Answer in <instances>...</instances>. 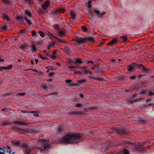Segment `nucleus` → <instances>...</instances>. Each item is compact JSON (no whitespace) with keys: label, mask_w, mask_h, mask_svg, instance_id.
Wrapping results in <instances>:
<instances>
[{"label":"nucleus","mask_w":154,"mask_h":154,"mask_svg":"<svg viewBox=\"0 0 154 154\" xmlns=\"http://www.w3.org/2000/svg\"><path fill=\"white\" fill-rule=\"evenodd\" d=\"M82 138L80 135L75 133H67L61 139L59 140L58 143H63L65 144H70L82 141Z\"/></svg>","instance_id":"obj_1"},{"label":"nucleus","mask_w":154,"mask_h":154,"mask_svg":"<svg viewBox=\"0 0 154 154\" xmlns=\"http://www.w3.org/2000/svg\"><path fill=\"white\" fill-rule=\"evenodd\" d=\"M48 141V140H45L43 139H40L37 142L38 144L39 145H42L43 146L41 147H35V149H38L40 150V152H42L43 151H45V150L46 149H48V145H44V142Z\"/></svg>","instance_id":"obj_2"},{"label":"nucleus","mask_w":154,"mask_h":154,"mask_svg":"<svg viewBox=\"0 0 154 154\" xmlns=\"http://www.w3.org/2000/svg\"><path fill=\"white\" fill-rule=\"evenodd\" d=\"M26 16L25 17V19L26 22L29 26H32V24L30 20L27 18V17H30L32 16V14L31 12L26 11L25 13Z\"/></svg>","instance_id":"obj_3"},{"label":"nucleus","mask_w":154,"mask_h":154,"mask_svg":"<svg viewBox=\"0 0 154 154\" xmlns=\"http://www.w3.org/2000/svg\"><path fill=\"white\" fill-rule=\"evenodd\" d=\"M13 145L17 146L20 147H25L26 146V143L23 142H20L19 141H13L12 142Z\"/></svg>","instance_id":"obj_4"},{"label":"nucleus","mask_w":154,"mask_h":154,"mask_svg":"<svg viewBox=\"0 0 154 154\" xmlns=\"http://www.w3.org/2000/svg\"><path fill=\"white\" fill-rule=\"evenodd\" d=\"M137 66V65L135 63H132L128 66V71H130V72L133 71L135 67Z\"/></svg>","instance_id":"obj_5"},{"label":"nucleus","mask_w":154,"mask_h":154,"mask_svg":"<svg viewBox=\"0 0 154 154\" xmlns=\"http://www.w3.org/2000/svg\"><path fill=\"white\" fill-rule=\"evenodd\" d=\"M59 35L61 37H63L65 36L66 34L64 30H59L58 32Z\"/></svg>","instance_id":"obj_6"},{"label":"nucleus","mask_w":154,"mask_h":154,"mask_svg":"<svg viewBox=\"0 0 154 154\" xmlns=\"http://www.w3.org/2000/svg\"><path fill=\"white\" fill-rule=\"evenodd\" d=\"M50 1L49 0L46 1L42 5V7L43 9L46 8L50 4Z\"/></svg>","instance_id":"obj_7"},{"label":"nucleus","mask_w":154,"mask_h":154,"mask_svg":"<svg viewBox=\"0 0 154 154\" xmlns=\"http://www.w3.org/2000/svg\"><path fill=\"white\" fill-rule=\"evenodd\" d=\"M94 11L97 15H99V17H103L105 15L106 13L105 12H103V13L100 14V12L99 11L97 10H95Z\"/></svg>","instance_id":"obj_8"},{"label":"nucleus","mask_w":154,"mask_h":154,"mask_svg":"<svg viewBox=\"0 0 154 154\" xmlns=\"http://www.w3.org/2000/svg\"><path fill=\"white\" fill-rule=\"evenodd\" d=\"M118 42L117 38H114L108 44V45H112L114 44L117 42Z\"/></svg>","instance_id":"obj_9"},{"label":"nucleus","mask_w":154,"mask_h":154,"mask_svg":"<svg viewBox=\"0 0 154 154\" xmlns=\"http://www.w3.org/2000/svg\"><path fill=\"white\" fill-rule=\"evenodd\" d=\"M45 68L48 69V70L46 71L47 72H49V70H56L57 69V68L54 66H47L45 67Z\"/></svg>","instance_id":"obj_10"},{"label":"nucleus","mask_w":154,"mask_h":154,"mask_svg":"<svg viewBox=\"0 0 154 154\" xmlns=\"http://www.w3.org/2000/svg\"><path fill=\"white\" fill-rule=\"evenodd\" d=\"M40 87L45 90H47L48 89V85L46 84H42L40 85Z\"/></svg>","instance_id":"obj_11"},{"label":"nucleus","mask_w":154,"mask_h":154,"mask_svg":"<svg viewBox=\"0 0 154 154\" xmlns=\"http://www.w3.org/2000/svg\"><path fill=\"white\" fill-rule=\"evenodd\" d=\"M25 148V150L27 154H29L31 152L30 149L27 146V145L26 144V146L25 147H23Z\"/></svg>","instance_id":"obj_12"},{"label":"nucleus","mask_w":154,"mask_h":154,"mask_svg":"<svg viewBox=\"0 0 154 154\" xmlns=\"http://www.w3.org/2000/svg\"><path fill=\"white\" fill-rule=\"evenodd\" d=\"M70 14L72 19H74L75 18L76 15L74 12L72 11H70Z\"/></svg>","instance_id":"obj_13"},{"label":"nucleus","mask_w":154,"mask_h":154,"mask_svg":"<svg viewBox=\"0 0 154 154\" xmlns=\"http://www.w3.org/2000/svg\"><path fill=\"white\" fill-rule=\"evenodd\" d=\"M47 35L49 36V38L51 39H52L53 38H56L52 34L50 33L49 32H48L47 33Z\"/></svg>","instance_id":"obj_14"},{"label":"nucleus","mask_w":154,"mask_h":154,"mask_svg":"<svg viewBox=\"0 0 154 154\" xmlns=\"http://www.w3.org/2000/svg\"><path fill=\"white\" fill-rule=\"evenodd\" d=\"M73 63L75 64L77 63L82 64V62L81 59H76L75 61L73 62Z\"/></svg>","instance_id":"obj_15"},{"label":"nucleus","mask_w":154,"mask_h":154,"mask_svg":"<svg viewBox=\"0 0 154 154\" xmlns=\"http://www.w3.org/2000/svg\"><path fill=\"white\" fill-rule=\"evenodd\" d=\"M86 40L85 38H80L78 39V42L79 43H83Z\"/></svg>","instance_id":"obj_16"},{"label":"nucleus","mask_w":154,"mask_h":154,"mask_svg":"<svg viewBox=\"0 0 154 154\" xmlns=\"http://www.w3.org/2000/svg\"><path fill=\"white\" fill-rule=\"evenodd\" d=\"M120 37L125 42H127L128 40V38L125 35H122L120 36Z\"/></svg>","instance_id":"obj_17"},{"label":"nucleus","mask_w":154,"mask_h":154,"mask_svg":"<svg viewBox=\"0 0 154 154\" xmlns=\"http://www.w3.org/2000/svg\"><path fill=\"white\" fill-rule=\"evenodd\" d=\"M29 70H31L32 71H34L35 72H38V73L37 74V75H40L42 74V72H38V71L36 69H29Z\"/></svg>","instance_id":"obj_18"},{"label":"nucleus","mask_w":154,"mask_h":154,"mask_svg":"<svg viewBox=\"0 0 154 154\" xmlns=\"http://www.w3.org/2000/svg\"><path fill=\"white\" fill-rule=\"evenodd\" d=\"M18 22H21L23 19V17L21 16H18L16 18Z\"/></svg>","instance_id":"obj_19"},{"label":"nucleus","mask_w":154,"mask_h":154,"mask_svg":"<svg viewBox=\"0 0 154 154\" xmlns=\"http://www.w3.org/2000/svg\"><path fill=\"white\" fill-rule=\"evenodd\" d=\"M142 69H143V71L144 72H148L149 71V69L147 68H146L143 67V66H141Z\"/></svg>","instance_id":"obj_20"},{"label":"nucleus","mask_w":154,"mask_h":154,"mask_svg":"<svg viewBox=\"0 0 154 154\" xmlns=\"http://www.w3.org/2000/svg\"><path fill=\"white\" fill-rule=\"evenodd\" d=\"M55 43L54 42L52 41L49 42L48 45L50 47H54L55 45Z\"/></svg>","instance_id":"obj_21"},{"label":"nucleus","mask_w":154,"mask_h":154,"mask_svg":"<svg viewBox=\"0 0 154 154\" xmlns=\"http://www.w3.org/2000/svg\"><path fill=\"white\" fill-rule=\"evenodd\" d=\"M3 18L4 20H6L7 21H8L9 20V18L8 16L4 14L3 15Z\"/></svg>","instance_id":"obj_22"},{"label":"nucleus","mask_w":154,"mask_h":154,"mask_svg":"<svg viewBox=\"0 0 154 154\" xmlns=\"http://www.w3.org/2000/svg\"><path fill=\"white\" fill-rule=\"evenodd\" d=\"M38 33L39 34L40 36H41L42 37H44L45 36V35L43 32L41 31H38Z\"/></svg>","instance_id":"obj_23"},{"label":"nucleus","mask_w":154,"mask_h":154,"mask_svg":"<svg viewBox=\"0 0 154 154\" xmlns=\"http://www.w3.org/2000/svg\"><path fill=\"white\" fill-rule=\"evenodd\" d=\"M13 67V66L11 65H9L8 66H7L6 67H4V69H10Z\"/></svg>","instance_id":"obj_24"},{"label":"nucleus","mask_w":154,"mask_h":154,"mask_svg":"<svg viewBox=\"0 0 154 154\" xmlns=\"http://www.w3.org/2000/svg\"><path fill=\"white\" fill-rule=\"evenodd\" d=\"M15 123L16 124L20 125H24L25 124L24 123L18 121H15Z\"/></svg>","instance_id":"obj_25"},{"label":"nucleus","mask_w":154,"mask_h":154,"mask_svg":"<svg viewBox=\"0 0 154 154\" xmlns=\"http://www.w3.org/2000/svg\"><path fill=\"white\" fill-rule=\"evenodd\" d=\"M7 149L6 150V152H7L8 153L10 154L11 153V149L10 147L8 146L7 147Z\"/></svg>","instance_id":"obj_26"},{"label":"nucleus","mask_w":154,"mask_h":154,"mask_svg":"<svg viewBox=\"0 0 154 154\" xmlns=\"http://www.w3.org/2000/svg\"><path fill=\"white\" fill-rule=\"evenodd\" d=\"M88 41L91 42L93 43L94 42V39L93 37H91L88 38Z\"/></svg>","instance_id":"obj_27"},{"label":"nucleus","mask_w":154,"mask_h":154,"mask_svg":"<svg viewBox=\"0 0 154 154\" xmlns=\"http://www.w3.org/2000/svg\"><path fill=\"white\" fill-rule=\"evenodd\" d=\"M91 1L90 0L88 1V3L86 4V5L89 8H90L91 7Z\"/></svg>","instance_id":"obj_28"},{"label":"nucleus","mask_w":154,"mask_h":154,"mask_svg":"<svg viewBox=\"0 0 154 154\" xmlns=\"http://www.w3.org/2000/svg\"><path fill=\"white\" fill-rule=\"evenodd\" d=\"M5 149L0 147V154H5Z\"/></svg>","instance_id":"obj_29"},{"label":"nucleus","mask_w":154,"mask_h":154,"mask_svg":"<svg viewBox=\"0 0 154 154\" xmlns=\"http://www.w3.org/2000/svg\"><path fill=\"white\" fill-rule=\"evenodd\" d=\"M84 73H89L90 74H91V72L88 69H85L84 70Z\"/></svg>","instance_id":"obj_30"},{"label":"nucleus","mask_w":154,"mask_h":154,"mask_svg":"<svg viewBox=\"0 0 154 154\" xmlns=\"http://www.w3.org/2000/svg\"><path fill=\"white\" fill-rule=\"evenodd\" d=\"M31 49L32 51L35 52L36 50V47L35 45H33L31 47Z\"/></svg>","instance_id":"obj_31"},{"label":"nucleus","mask_w":154,"mask_h":154,"mask_svg":"<svg viewBox=\"0 0 154 154\" xmlns=\"http://www.w3.org/2000/svg\"><path fill=\"white\" fill-rule=\"evenodd\" d=\"M123 154H130L128 151L126 149L124 150Z\"/></svg>","instance_id":"obj_32"},{"label":"nucleus","mask_w":154,"mask_h":154,"mask_svg":"<svg viewBox=\"0 0 154 154\" xmlns=\"http://www.w3.org/2000/svg\"><path fill=\"white\" fill-rule=\"evenodd\" d=\"M59 10V11H60L62 13H64L65 11V9L63 8H60Z\"/></svg>","instance_id":"obj_33"},{"label":"nucleus","mask_w":154,"mask_h":154,"mask_svg":"<svg viewBox=\"0 0 154 154\" xmlns=\"http://www.w3.org/2000/svg\"><path fill=\"white\" fill-rule=\"evenodd\" d=\"M82 29L83 32H86L87 30V27L84 26H82Z\"/></svg>","instance_id":"obj_34"},{"label":"nucleus","mask_w":154,"mask_h":154,"mask_svg":"<svg viewBox=\"0 0 154 154\" xmlns=\"http://www.w3.org/2000/svg\"><path fill=\"white\" fill-rule=\"evenodd\" d=\"M70 85L73 86H79V84L77 83H72L70 84Z\"/></svg>","instance_id":"obj_35"},{"label":"nucleus","mask_w":154,"mask_h":154,"mask_svg":"<svg viewBox=\"0 0 154 154\" xmlns=\"http://www.w3.org/2000/svg\"><path fill=\"white\" fill-rule=\"evenodd\" d=\"M7 26H3L2 27V29L3 30H5L7 29Z\"/></svg>","instance_id":"obj_36"},{"label":"nucleus","mask_w":154,"mask_h":154,"mask_svg":"<svg viewBox=\"0 0 154 154\" xmlns=\"http://www.w3.org/2000/svg\"><path fill=\"white\" fill-rule=\"evenodd\" d=\"M33 112V113H34V114H33L34 116H36V117H37L38 116V114L37 112Z\"/></svg>","instance_id":"obj_37"},{"label":"nucleus","mask_w":154,"mask_h":154,"mask_svg":"<svg viewBox=\"0 0 154 154\" xmlns=\"http://www.w3.org/2000/svg\"><path fill=\"white\" fill-rule=\"evenodd\" d=\"M68 67L71 69H75L76 68L74 66H68Z\"/></svg>","instance_id":"obj_38"},{"label":"nucleus","mask_w":154,"mask_h":154,"mask_svg":"<svg viewBox=\"0 0 154 154\" xmlns=\"http://www.w3.org/2000/svg\"><path fill=\"white\" fill-rule=\"evenodd\" d=\"M32 36H34L36 35V32L35 31H32Z\"/></svg>","instance_id":"obj_39"},{"label":"nucleus","mask_w":154,"mask_h":154,"mask_svg":"<svg viewBox=\"0 0 154 154\" xmlns=\"http://www.w3.org/2000/svg\"><path fill=\"white\" fill-rule=\"evenodd\" d=\"M86 81V80L85 79H83L82 80H79V82H85Z\"/></svg>","instance_id":"obj_40"},{"label":"nucleus","mask_w":154,"mask_h":154,"mask_svg":"<svg viewBox=\"0 0 154 154\" xmlns=\"http://www.w3.org/2000/svg\"><path fill=\"white\" fill-rule=\"evenodd\" d=\"M146 91L145 90L142 91L140 93V94H144L146 92Z\"/></svg>","instance_id":"obj_41"},{"label":"nucleus","mask_w":154,"mask_h":154,"mask_svg":"<svg viewBox=\"0 0 154 154\" xmlns=\"http://www.w3.org/2000/svg\"><path fill=\"white\" fill-rule=\"evenodd\" d=\"M54 28L56 29H58V26L57 25H54Z\"/></svg>","instance_id":"obj_42"},{"label":"nucleus","mask_w":154,"mask_h":154,"mask_svg":"<svg viewBox=\"0 0 154 154\" xmlns=\"http://www.w3.org/2000/svg\"><path fill=\"white\" fill-rule=\"evenodd\" d=\"M26 47V45H23L20 46V48H21L24 49Z\"/></svg>","instance_id":"obj_43"},{"label":"nucleus","mask_w":154,"mask_h":154,"mask_svg":"<svg viewBox=\"0 0 154 154\" xmlns=\"http://www.w3.org/2000/svg\"><path fill=\"white\" fill-rule=\"evenodd\" d=\"M136 76L135 75H133L130 77V79H134L135 78Z\"/></svg>","instance_id":"obj_44"},{"label":"nucleus","mask_w":154,"mask_h":154,"mask_svg":"<svg viewBox=\"0 0 154 154\" xmlns=\"http://www.w3.org/2000/svg\"><path fill=\"white\" fill-rule=\"evenodd\" d=\"M72 80L70 79H67L66 80V82L67 83H69Z\"/></svg>","instance_id":"obj_45"},{"label":"nucleus","mask_w":154,"mask_h":154,"mask_svg":"<svg viewBox=\"0 0 154 154\" xmlns=\"http://www.w3.org/2000/svg\"><path fill=\"white\" fill-rule=\"evenodd\" d=\"M25 94V93H19L17 94L18 95H20V96H24Z\"/></svg>","instance_id":"obj_46"},{"label":"nucleus","mask_w":154,"mask_h":154,"mask_svg":"<svg viewBox=\"0 0 154 154\" xmlns=\"http://www.w3.org/2000/svg\"><path fill=\"white\" fill-rule=\"evenodd\" d=\"M149 95L151 96L152 95H154V92H150L149 93Z\"/></svg>","instance_id":"obj_47"},{"label":"nucleus","mask_w":154,"mask_h":154,"mask_svg":"<svg viewBox=\"0 0 154 154\" xmlns=\"http://www.w3.org/2000/svg\"><path fill=\"white\" fill-rule=\"evenodd\" d=\"M52 81H53V80L51 79H48L47 80V82H51Z\"/></svg>","instance_id":"obj_48"},{"label":"nucleus","mask_w":154,"mask_h":154,"mask_svg":"<svg viewBox=\"0 0 154 154\" xmlns=\"http://www.w3.org/2000/svg\"><path fill=\"white\" fill-rule=\"evenodd\" d=\"M54 75V73L53 72H50L48 74V75L50 76H52Z\"/></svg>","instance_id":"obj_49"},{"label":"nucleus","mask_w":154,"mask_h":154,"mask_svg":"<svg viewBox=\"0 0 154 154\" xmlns=\"http://www.w3.org/2000/svg\"><path fill=\"white\" fill-rule=\"evenodd\" d=\"M81 104L79 103H77L76 104V106L78 107H80Z\"/></svg>","instance_id":"obj_50"},{"label":"nucleus","mask_w":154,"mask_h":154,"mask_svg":"<svg viewBox=\"0 0 154 154\" xmlns=\"http://www.w3.org/2000/svg\"><path fill=\"white\" fill-rule=\"evenodd\" d=\"M55 38L56 39H57V40L58 41H59V42H62V40L60 39H59L57 37Z\"/></svg>","instance_id":"obj_51"},{"label":"nucleus","mask_w":154,"mask_h":154,"mask_svg":"<svg viewBox=\"0 0 154 154\" xmlns=\"http://www.w3.org/2000/svg\"><path fill=\"white\" fill-rule=\"evenodd\" d=\"M35 63H36V64H37V63L38 62V60L37 59H35Z\"/></svg>","instance_id":"obj_52"},{"label":"nucleus","mask_w":154,"mask_h":154,"mask_svg":"<svg viewBox=\"0 0 154 154\" xmlns=\"http://www.w3.org/2000/svg\"><path fill=\"white\" fill-rule=\"evenodd\" d=\"M4 67L1 66L0 67V71H2V69H4Z\"/></svg>","instance_id":"obj_53"},{"label":"nucleus","mask_w":154,"mask_h":154,"mask_svg":"<svg viewBox=\"0 0 154 154\" xmlns=\"http://www.w3.org/2000/svg\"><path fill=\"white\" fill-rule=\"evenodd\" d=\"M79 95L81 98H83V95L82 94H80Z\"/></svg>","instance_id":"obj_54"},{"label":"nucleus","mask_w":154,"mask_h":154,"mask_svg":"<svg viewBox=\"0 0 154 154\" xmlns=\"http://www.w3.org/2000/svg\"><path fill=\"white\" fill-rule=\"evenodd\" d=\"M24 32V31L23 30H20V32H19L20 33H23Z\"/></svg>","instance_id":"obj_55"},{"label":"nucleus","mask_w":154,"mask_h":154,"mask_svg":"<svg viewBox=\"0 0 154 154\" xmlns=\"http://www.w3.org/2000/svg\"><path fill=\"white\" fill-rule=\"evenodd\" d=\"M62 130V129H61V128H59L58 130V131L59 132H60Z\"/></svg>","instance_id":"obj_56"},{"label":"nucleus","mask_w":154,"mask_h":154,"mask_svg":"<svg viewBox=\"0 0 154 154\" xmlns=\"http://www.w3.org/2000/svg\"><path fill=\"white\" fill-rule=\"evenodd\" d=\"M52 58L54 60V59H56V57H55V56H52Z\"/></svg>","instance_id":"obj_57"},{"label":"nucleus","mask_w":154,"mask_h":154,"mask_svg":"<svg viewBox=\"0 0 154 154\" xmlns=\"http://www.w3.org/2000/svg\"><path fill=\"white\" fill-rule=\"evenodd\" d=\"M41 58L42 59H45V58H44V57H42V56H40V57H39Z\"/></svg>","instance_id":"obj_58"},{"label":"nucleus","mask_w":154,"mask_h":154,"mask_svg":"<svg viewBox=\"0 0 154 154\" xmlns=\"http://www.w3.org/2000/svg\"><path fill=\"white\" fill-rule=\"evenodd\" d=\"M24 131H23V130H22V132H20V133H23V134H25V133L24 132Z\"/></svg>","instance_id":"obj_59"},{"label":"nucleus","mask_w":154,"mask_h":154,"mask_svg":"<svg viewBox=\"0 0 154 154\" xmlns=\"http://www.w3.org/2000/svg\"><path fill=\"white\" fill-rule=\"evenodd\" d=\"M21 112H23V113H26V111H23V110L21 111Z\"/></svg>","instance_id":"obj_60"},{"label":"nucleus","mask_w":154,"mask_h":154,"mask_svg":"<svg viewBox=\"0 0 154 154\" xmlns=\"http://www.w3.org/2000/svg\"><path fill=\"white\" fill-rule=\"evenodd\" d=\"M50 46H49L48 45L47 46V48L48 49H50Z\"/></svg>","instance_id":"obj_61"},{"label":"nucleus","mask_w":154,"mask_h":154,"mask_svg":"<svg viewBox=\"0 0 154 154\" xmlns=\"http://www.w3.org/2000/svg\"><path fill=\"white\" fill-rule=\"evenodd\" d=\"M31 63H32V64H33V63H34V62L32 61H31Z\"/></svg>","instance_id":"obj_62"},{"label":"nucleus","mask_w":154,"mask_h":154,"mask_svg":"<svg viewBox=\"0 0 154 154\" xmlns=\"http://www.w3.org/2000/svg\"><path fill=\"white\" fill-rule=\"evenodd\" d=\"M150 100V99H148V100H146V102H148Z\"/></svg>","instance_id":"obj_63"},{"label":"nucleus","mask_w":154,"mask_h":154,"mask_svg":"<svg viewBox=\"0 0 154 154\" xmlns=\"http://www.w3.org/2000/svg\"><path fill=\"white\" fill-rule=\"evenodd\" d=\"M3 2H6V0H3Z\"/></svg>","instance_id":"obj_64"}]
</instances>
